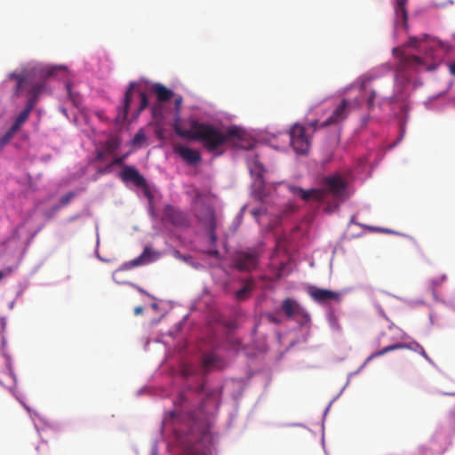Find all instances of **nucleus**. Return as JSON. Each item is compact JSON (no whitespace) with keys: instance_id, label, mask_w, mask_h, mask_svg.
Masks as SVG:
<instances>
[{"instance_id":"f257e3e1","label":"nucleus","mask_w":455,"mask_h":455,"mask_svg":"<svg viewBox=\"0 0 455 455\" xmlns=\"http://www.w3.org/2000/svg\"><path fill=\"white\" fill-rule=\"evenodd\" d=\"M55 68H34L28 72L11 73L10 79L16 81L14 94L20 96L25 86L28 87V94L29 95L25 108L17 116L12 126L18 131L22 124L28 120L31 111L37 104L41 94L45 92L46 84L44 80L53 76Z\"/></svg>"},{"instance_id":"f03ea898","label":"nucleus","mask_w":455,"mask_h":455,"mask_svg":"<svg viewBox=\"0 0 455 455\" xmlns=\"http://www.w3.org/2000/svg\"><path fill=\"white\" fill-rule=\"evenodd\" d=\"M173 130L178 136L198 141L208 152L217 156L222 154L221 148L228 140L238 136V131L235 128L223 131L215 125L196 120L190 122L189 130H185L180 126L179 117L175 119Z\"/></svg>"},{"instance_id":"7ed1b4c3","label":"nucleus","mask_w":455,"mask_h":455,"mask_svg":"<svg viewBox=\"0 0 455 455\" xmlns=\"http://www.w3.org/2000/svg\"><path fill=\"white\" fill-rule=\"evenodd\" d=\"M324 183L327 188L326 189L311 188L305 190L302 188L297 186H291L289 189L293 195L299 196L304 201L314 200L323 202L326 200L328 193L331 194L336 199L339 201L344 199L347 182L342 176L339 174L329 176L325 178Z\"/></svg>"},{"instance_id":"20e7f679","label":"nucleus","mask_w":455,"mask_h":455,"mask_svg":"<svg viewBox=\"0 0 455 455\" xmlns=\"http://www.w3.org/2000/svg\"><path fill=\"white\" fill-rule=\"evenodd\" d=\"M290 144L299 155H306L311 147L312 135L302 124L296 123L289 130Z\"/></svg>"},{"instance_id":"39448f33","label":"nucleus","mask_w":455,"mask_h":455,"mask_svg":"<svg viewBox=\"0 0 455 455\" xmlns=\"http://www.w3.org/2000/svg\"><path fill=\"white\" fill-rule=\"evenodd\" d=\"M393 53L399 59L397 71L403 74L409 69L414 70H431L435 65H428L425 60L416 55H406L401 47L394 48Z\"/></svg>"},{"instance_id":"423d86ee","label":"nucleus","mask_w":455,"mask_h":455,"mask_svg":"<svg viewBox=\"0 0 455 455\" xmlns=\"http://www.w3.org/2000/svg\"><path fill=\"white\" fill-rule=\"evenodd\" d=\"M196 217L207 229L211 243H215L218 238L216 234L217 219L213 207L207 204H202L196 210Z\"/></svg>"},{"instance_id":"0eeeda50","label":"nucleus","mask_w":455,"mask_h":455,"mask_svg":"<svg viewBox=\"0 0 455 455\" xmlns=\"http://www.w3.org/2000/svg\"><path fill=\"white\" fill-rule=\"evenodd\" d=\"M281 310L288 319H292L299 323H305L310 320L307 311L294 299H284L281 305Z\"/></svg>"},{"instance_id":"6e6552de","label":"nucleus","mask_w":455,"mask_h":455,"mask_svg":"<svg viewBox=\"0 0 455 455\" xmlns=\"http://www.w3.org/2000/svg\"><path fill=\"white\" fill-rule=\"evenodd\" d=\"M259 254L258 249L237 251L234 258V264L240 271H251L258 266Z\"/></svg>"},{"instance_id":"1a4fd4ad","label":"nucleus","mask_w":455,"mask_h":455,"mask_svg":"<svg viewBox=\"0 0 455 455\" xmlns=\"http://www.w3.org/2000/svg\"><path fill=\"white\" fill-rule=\"evenodd\" d=\"M396 349H410V350H412L414 352H418L419 354H420L425 359H427V361H431L429 356L427 355V354L426 353L425 349L423 348V347L419 344L418 342H411V343H395V344H393V345H389L379 351H376L374 352L369 358L368 360H371V358H374V357H378V356H381L388 352H391V351H394V350H396Z\"/></svg>"},{"instance_id":"9d476101","label":"nucleus","mask_w":455,"mask_h":455,"mask_svg":"<svg viewBox=\"0 0 455 455\" xmlns=\"http://www.w3.org/2000/svg\"><path fill=\"white\" fill-rule=\"evenodd\" d=\"M350 112L349 103L343 99L333 109L331 115L321 124L322 127L338 124L347 118Z\"/></svg>"},{"instance_id":"9b49d317","label":"nucleus","mask_w":455,"mask_h":455,"mask_svg":"<svg viewBox=\"0 0 455 455\" xmlns=\"http://www.w3.org/2000/svg\"><path fill=\"white\" fill-rule=\"evenodd\" d=\"M308 295L317 303L324 304L331 300L339 301V292L327 289H322L316 286H309L307 289Z\"/></svg>"},{"instance_id":"f8f14e48","label":"nucleus","mask_w":455,"mask_h":455,"mask_svg":"<svg viewBox=\"0 0 455 455\" xmlns=\"http://www.w3.org/2000/svg\"><path fill=\"white\" fill-rule=\"evenodd\" d=\"M163 220L176 227H187L188 225L187 215L182 211L172 205H166L164 207L163 212Z\"/></svg>"},{"instance_id":"ddd939ff","label":"nucleus","mask_w":455,"mask_h":455,"mask_svg":"<svg viewBox=\"0 0 455 455\" xmlns=\"http://www.w3.org/2000/svg\"><path fill=\"white\" fill-rule=\"evenodd\" d=\"M120 178L124 182H132L138 188H144L147 186L145 178L133 166L124 165L122 172H120Z\"/></svg>"},{"instance_id":"4468645a","label":"nucleus","mask_w":455,"mask_h":455,"mask_svg":"<svg viewBox=\"0 0 455 455\" xmlns=\"http://www.w3.org/2000/svg\"><path fill=\"white\" fill-rule=\"evenodd\" d=\"M138 84L135 82H132L125 92L123 105L118 108V113L116 116L117 121H124L128 116V110L132 100L133 91L137 87Z\"/></svg>"},{"instance_id":"2eb2a0df","label":"nucleus","mask_w":455,"mask_h":455,"mask_svg":"<svg viewBox=\"0 0 455 455\" xmlns=\"http://www.w3.org/2000/svg\"><path fill=\"white\" fill-rule=\"evenodd\" d=\"M175 152L188 164H196L201 162V155L196 150L186 146H178Z\"/></svg>"},{"instance_id":"dca6fc26","label":"nucleus","mask_w":455,"mask_h":455,"mask_svg":"<svg viewBox=\"0 0 455 455\" xmlns=\"http://www.w3.org/2000/svg\"><path fill=\"white\" fill-rule=\"evenodd\" d=\"M152 251L150 248H144L142 253L137 258L124 263L121 267V270H130L133 267L146 265L151 261Z\"/></svg>"},{"instance_id":"f3484780","label":"nucleus","mask_w":455,"mask_h":455,"mask_svg":"<svg viewBox=\"0 0 455 455\" xmlns=\"http://www.w3.org/2000/svg\"><path fill=\"white\" fill-rule=\"evenodd\" d=\"M408 0H396L395 5V25H401L407 28L408 13L406 10V4Z\"/></svg>"},{"instance_id":"a211bd4d","label":"nucleus","mask_w":455,"mask_h":455,"mask_svg":"<svg viewBox=\"0 0 455 455\" xmlns=\"http://www.w3.org/2000/svg\"><path fill=\"white\" fill-rule=\"evenodd\" d=\"M151 91L156 95L157 101L159 102H166L174 95L172 90L159 83L152 84Z\"/></svg>"},{"instance_id":"6ab92c4d","label":"nucleus","mask_w":455,"mask_h":455,"mask_svg":"<svg viewBox=\"0 0 455 455\" xmlns=\"http://www.w3.org/2000/svg\"><path fill=\"white\" fill-rule=\"evenodd\" d=\"M250 170H251V174L257 176L259 185L263 186V183H264L263 175L266 172L263 164H260L259 161L254 160V161H252V163L250 166Z\"/></svg>"},{"instance_id":"aec40b11","label":"nucleus","mask_w":455,"mask_h":455,"mask_svg":"<svg viewBox=\"0 0 455 455\" xmlns=\"http://www.w3.org/2000/svg\"><path fill=\"white\" fill-rule=\"evenodd\" d=\"M219 357L215 354H206L203 358V367L205 371L217 367Z\"/></svg>"},{"instance_id":"412c9836","label":"nucleus","mask_w":455,"mask_h":455,"mask_svg":"<svg viewBox=\"0 0 455 455\" xmlns=\"http://www.w3.org/2000/svg\"><path fill=\"white\" fill-rule=\"evenodd\" d=\"M76 196V193L73 191H70L67 193L65 196H61L59 204H56L52 207L53 212H58L60 208L67 206L71 200Z\"/></svg>"},{"instance_id":"4be33fe9","label":"nucleus","mask_w":455,"mask_h":455,"mask_svg":"<svg viewBox=\"0 0 455 455\" xmlns=\"http://www.w3.org/2000/svg\"><path fill=\"white\" fill-rule=\"evenodd\" d=\"M429 36L423 35L421 37L411 36L406 43V45L412 48H418L421 43H428Z\"/></svg>"},{"instance_id":"5701e85b","label":"nucleus","mask_w":455,"mask_h":455,"mask_svg":"<svg viewBox=\"0 0 455 455\" xmlns=\"http://www.w3.org/2000/svg\"><path fill=\"white\" fill-rule=\"evenodd\" d=\"M140 105L135 110L134 114L138 116L146 108L148 107V95L144 92H139Z\"/></svg>"},{"instance_id":"b1692460","label":"nucleus","mask_w":455,"mask_h":455,"mask_svg":"<svg viewBox=\"0 0 455 455\" xmlns=\"http://www.w3.org/2000/svg\"><path fill=\"white\" fill-rule=\"evenodd\" d=\"M17 132V129H13V126H11L9 130L1 137L0 146H4L7 144Z\"/></svg>"},{"instance_id":"393cba45","label":"nucleus","mask_w":455,"mask_h":455,"mask_svg":"<svg viewBox=\"0 0 455 455\" xmlns=\"http://www.w3.org/2000/svg\"><path fill=\"white\" fill-rule=\"evenodd\" d=\"M307 128V132L313 136L314 133L317 131L318 128H323L321 124H319L318 120H313L306 124H302Z\"/></svg>"},{"instance_id":"a878e982","label":"nucleus","mask_w":455,"mask_h":455,"mask_svg":"<svg viewBox=\"0 0 455 455\" xmlns=\"http://www.w3.org/2000/svg\"><path fill=\"white\" fill-rule=\"evenodd\" d=\"M162 103L157 101L156 103L153 104L151 108L152 115L155 118L158 116H162Z\"/></svg>"},{"instance_id":"bb28decb","label":"nucleus","mask_w":455,"mask_h":455,"mask_svg":"<svg viewBox=\"0 0 455 455\" xmlns=\"http://www.w3.org/2000/svg\"><path fill=\"white\" fill-rule=\"evenodd\" d=\"M251 287L249 285H245L242 289L238 290L235 293V296L238 299H243L246 298L247 294L250 292Z\"/></svg>"},{"instance_id":"cd10ccee","label":"nucleus","mask_w":455,"mask_h":455,"mask_svg":"<svg viewBox=\"0 0 455 455\" xmlns=\"http://www.w3.org/2000/svg\"><path fill=\"white\" fill-rule=\"evenodd\" d=\"M146 140V136L144 133L142 132H138L135 134V136L133 137V140H132V143L133 144H139L142 141Z\"/></svg>"},{"instance_id":"c85d7f7f","label":"nucleus","mask_w":455,"mask_h":455,"mask_svg":"<svg viewBox=\"0 0 455 455\" xmlns=\"http://www.w3.org/2000/svg\"><path fill=\"white\" fill-rule=\"evenodd\" d=\"M128 154H125V155H123L121 156H118V157H116L113 162H112V165H122L124 166V159L127 157Z\"/></svg>"},{"instance_id":"c756f323","label":"nucleus","mask_w":455,"mask_h":455,"mask_svg":"<svg viewBox=\"0 0 455 455\" xmlns=\"http://www.w3.org/2000/svg\"><path fill=\"white\" fill-rule=\"evenodd\" d=\"M265 212V210L262 208H254L251 211V214L258 219L261 214Z\"/></svg>"},{"instance_id":"7c9ffc66","label":"nucleus","mask_w":455,"mask_h":455,"mask_svg":"<svg viewBox=\"0 0 455 455\" xmlns=\"http://www.w3.org/2000/svg\"><path fill=\"white\" fill-rule=\"evenodd\" d=\"M375 98L376 92L374 91H371L367 100L370 108L372 107Z\"/></svg>"},{"instance_id":"2f4dec72","label":"nucleus","mask_w":455,"mask_h":455,"mask_svg":"<svg viewBox=\"0 0 455 455\" xmlns=\"http://www.w3.org/2000/svg\"><path fill=\"white\" fill-rule=\"evenodd\" d=\"M181 103H182V97L181 96H178L175 99V109H176L177 112L180 111V108L181 107Z\"/></svg>"},{"instance_id":"473e14b6","label":"nucleus","mask_w":455,"mask_h":455,"mask_svg":"<svg viewBox=\"0 0 455 455\" xmlns=\"http://www.w3.org/2000/svg\"><path fill=\"white\" fill-rule=\"evenodd\" d=\"M12 272V267H8V268L6 269V272H5V273H4V271L0 270V280H2V279H3V277H4L5 275H9V274H11Z\"/></svg>"},{"instance_id":"72a5a7b5","label":"nucleus","mask_w":455,"mask_h":455,"mask_svg":"<svg viewBox=\"0 0 455 455\" xmlns=\"http://www.w3.org/2000/svg\"><path fill=\"white\" fill-rule=\"evenodd\" d=\"M268 319L272 322V323H279L280 321L278 319H276L274 315H268Z\"/></svg>"},{"instance_id":"f704fd0d","label":"nucleus","mask_w":455,"mask_h":455,"mask_svg":"<svg viewBox=\"0 0 455 455\" xmlns=\"http://www.w3.org/2000/svg\"><path fill=\"white\" fill-rule=\"evenodd\" d=\"M450 71L452 75L455 76V63L450 65Z\"/></svg>"},{"instance_id":"c9c22d12","label":"nucleus","mask_w":455,"mask_h":455,"mask_svg":"<svg viewBox=\"0 0 455 455\" xmlns=\"http://www.w3.org/2000/svg\"><path fill=\"white\" fill-rule=\"evenodd\" d=\"M428 57L431 58L432 60H435V58H436L433 54H430V53H428V52H427V58H428Z\"/></svg>"},{"instance_id":"e433bc0d","label":"nucleus","mask_w":455,"mask_h":455,"mask_svg":"<svg viewBox=\"0 0 455 455\" xmlns=\"http://www.w3.org/2000/svg\"><path fill=\"white\" fill-rule=\"evenodd\" d=\"M141 311H142V308H141V307H137V308L135 309V312H136V313H140V312H141Z\"/></svg>"},{"instance_id":"4c0bfd02","label":"nucleus","mask_w":455,"mask_h":455,"mask_svg":"<svg viewBox=\"0 0 455 455\" xmlns=\"http://www.w3.org/2000/svg\"><path fill=\"white\" fill-rule=\"evenodd\" d=\"M97 157H98L99 159H100V158L102 157V153H101V152H99V153H98Z\"/></svg>"},{"instance_id":"58836bf2","label":"nucleus","mask_w":455,"mask_h":455,"mask_svg":"<svg viewBox=\"0 0 455 455\" xmlns=\"http://www.w3.org/2000/svg\"><path fill=\"white\" fill-rule=\"evenodd\" d=\"M382 230H383L385 233H391V231H390V230H388V229H382Z\"/></svg>"},{"instance_id":"ea45409f","label":"nucleus","mask_w":455,"mask_h":455,"mask_svg":"<svg viewBox=\"0 0 455 455\" xmlns=\"http://www.w3.org/2000/svg\"><path fill=\"white\" fill-rule=\"evenodd\" d=\"M212 254H217L218 253V251H215L213 252H212Z\"/></svg>"}]
</instances>
